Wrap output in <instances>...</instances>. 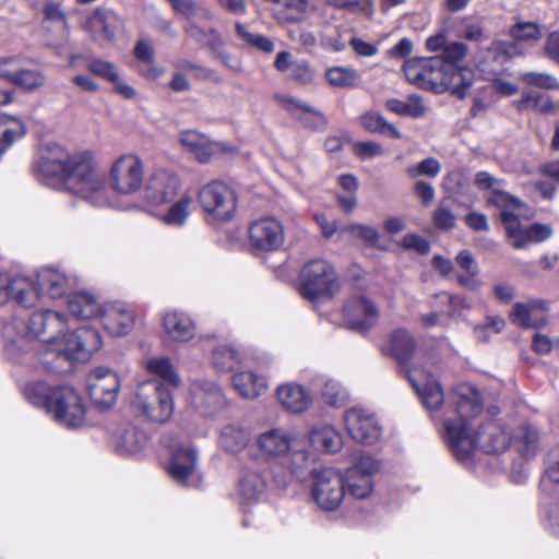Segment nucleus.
I'll return each instance as SVG.
<instances>
[{
  "mask_svg": "<svg viewBox=\"0 0 559 559\" xmlns=\"http://www.w3.org/2000/svg\"><path fill=\"white\" fill-rule=\"evenodd\" d=\"M35 174L43 185L64 189L94 207L112 203L106 177L90 151L70 153L57 143H48L40 148Z\"/></svg>",
  "mask_w": 559,
  "mask_h": 559,
  "instance_id": "obj_1",
  "label": "nucleus"
},
{
  "mask_svg": "<svg viewBox=\"0 0 559 559\" xmlns=\"http://www.w3.org/2000/svg\"><path fill=\"white\" fill-rule=\"evenodd\" d=\"M481 412L480 395L472 386L460 385L449 393L441 420L447 444L457 460L467 459L477 449L498 453L509 447L511 436L497 421L474 430L473 421Z\"/></svg>",
  "mask_w": 559,
  "mask_h": 559,
  "instance_id": "obj_2",
  "label": "nucleus"
},
{
  "mask_svg": "<svg viewBox=\"0 0 559 559\" xmlns=\"http://www.w3.org/2000/svg\"><path fill=\"white\" fill-rule=\"evenodd\" d=\"M27 335L38 338L51 355L71 361H86L102 347L99 333L81 326L70 333L64 314L55 310L32 313L26 322Z\"/></svg>",
  "mask_w": 559,
  "mask_h": 559,
  "instance_id": "obj_3",
  "label": "nucleus"
},
{
  "mask_svg": "<svg viewBox=\"0 0 559 559\" xmlns=\"http://www.w3.org/2000/svg\"><path fill=\"white\" fill-rule=\"evenodd\" d=\"M25 399L46 413L60 426L75 429L85 423L86 406L71 386L51 388L43 381H31L24 388Z\"/></svg>",
  "mask_w": 559,
  "mask_h": 559,
  "instance_id": "obj_4",
  "label": "nucleus"
},
{
  "mask_svg": "<svg viewBox=\"0 0 559 559\" xmlns=\"http://www.w3.org/2000/svg\"><path fill=\"white\" fill-rule=\"evenodd\" d=\"M384 349L405 366L407 379L423 405L430 413L438 411L444 401L443 390L431 370L424 368L419 360L408 365L415 350V341L409 333L403 329L395 330L389 335Z\"/></svg>",
  "mask_w": 559,
  "mask_h": 559,
  "instance_id": "obj_5",
  "label": "nucleus"
},
{
  "mask_svg": "<svg viewBox=\"0 0 559 559\" xmlns=\"http://www.w3.org/2000/svg\"><path fill=\"white\" fill-rule=\"evenodd\" d=\"M403 70L407 81L435 93L450 91L464 98L472 86V82L464 78L463 69L444 64L440 56L408 59Z\"/></svg>",
  "mask_w": 559,
  "mask_h": 559,
  "instance_id": "obj_6",
  "label": "nucleus"
},
{
  "mask_svg": "<svg viewBox=\"0 0 559 559\" xmlns=\"http://www.w3.org/2000/svg\"><path fill=\"white\" fill-rule=\"evenodd\" d=\"M258 445L264 455L281 459V463L287 469L283 477L274 474L278 486H285L293 476H298L308 465L309 453L306 450L305 441L289 436L281 429H271L261 433L258 438Z\"/></svg>",
  "mask_w": 559,
  "mask_h": 559,
  "instance_id": "obj_7",
  "label": "nucleus"
},
{
  "mask_svg": "<svg viewBox=\"0 0 559 559\" xmlns=\"http://www.w3.org/2000/svg\"><path fill=\"white\" fill-rule=\"evenodd\" d=\"M338 290V274L329 261L313 259L304 264L299 274V292L305 299H330Z\"/></svg>",
  "mask_w": 559,
  "mask_h": 559,
  "instance_id": "obj_8",
  "label": "nucleus"
},
{
  "mask_svg": "<svg viewBox=\"0 0 559 559\" xmlns=\"http://www.w3.org/2000/svg\"><path fill=\"white\" fill-rule=\"evenodd\" d=\"M197 199L207 222L226 223L236 214L237 193L223 180L214 179L201 186Z\"/></svg>",
  "mask_w": 559,
  "mask_h": 559,
  "instance_id": "obj_9",
  "label": "nucleus"
},
{
  "mask_svg": "<svg viewBox=\"0 0 559 559\" xmlns=\"http://www.w3.org/2000/svg\"><path fill=\"white\" fill-rule=\"evenodd\" d=\"M130 404L136 414L155 423L167 421L174 413L171 393L156 380L140 383Z\"/></svg>",
  "mask_w": 559,
  "mask_h": 559,
  "instance_id": "obj_10",
  "label": "nucleus"
},
{
  "mask_svg": "<svg viewBox=\"0 0 559 559\" xmlns=\"http://www.w3.org/2000/svg\"><path fill=\"white\" fill-rule=\"evenodd\" d=\"M145 166L135 153H123L112 159L108 170L109 189L118 195L130 197L144 186Z\"/></svg>",
  "mask_w": 559,
  "mask_h": 559,
  "instance_id": "obj_11",
  "label": "nucleus"
},
{
  "mask_svg": "<svg viewBox=\"0 0 559 559\" xmlns=\"http://www.w3.org/2000/svg\"><path fill=\"white\" fill-rule=\"evenodd\" d=\"M311 496L318 507L333 511L340 507L345 496L344 476L335 468L312 471Z\"/></svg>",
  "mask_w": 559,
  "mask_h": 559,
  "instance_id": "obj_12",
  "label": "nucleus"
},
{
  "mask_svg": "<svg viewBox=\"0 0 559 559\" xmlns=\"http://www.w3.org/2000/svg\"><path fill=\"white\" fill-rule=\"evenodd\" d=\"M508 35L512 39L511 43L499 39L491 43L489 51L495 53L496 58L502 56L506 59H512L522 56L524 52L521 50L520 44L539 41L543 37V29L536 22L518 20L510 26Z\"/></svg>",
  "mask_w": 559,
  "mask_h": 559,
  "instance_id": "obj_13",
  "label": "nucleus"
},
{
  "mask_svg": "<svg viewBox=\"0 0 559 559\" xmlns=\"http://www.w3.org/2000/svg\"><path fill=\"white\" fill-rule=\"evenodd\" d=\"M248 237L254 250L273 252L284 245L285 229L282 222L274 216H263L249 225Z\"/></svg>",
  "mask_w": 559,
  "mask_h": 559,
  "instance_id": "obj_14",
  "label": "nucleus"
},
{
  "mask_svg": "<svg viewBox=\"0 0 559 559\" xmlns=\"http://www.w3.org/2000/svg\"><path fill=\"white\" fill-rule=\"evenodd\" d=\"M87 392L93 403L103 409L112 407L120 391L119 376L108 368H96L87 377Z\"/></svg>",
  "mask_w": 559,
  "mask_h": 559,
  "instance_id": "obj_15",
  "label": "nucleus"
},
{
  "mask_svg": "<svg viewBox=\"0 0 559 559\" xmlns=\"http://www.w3.org/2000/svg\"><path fill=\"white\" fill-rule=\"evenodd\" d=\"M181 187L180 177L173 170L155 169L144 187V199L153 206L165 205L178 195Z\"/></svg>",
  "mask_w": 559,
  "mask_h": 559,
  "instance_id": "obj_16",
  "label": "nucleus"
},
{
  "mask_svg": "<svg viewBox=\"0 0 559 559\" xmlns=\"http://www.w3.org/2000/svg\"><path fill=\"white\" fill-rule=\"evenodd\" d=\"M379 467V463L373 457L360 455L357 462L346 471L344 477L349 495L357 499L368 497L373 489L372 476Z\"/></svg>",
  "mask_w": 559,
  "mask_h": 559,
  "instance_id": "obj_17",
  "label": "nucleus"
},
{
  "mask_svg": "<svg viewBox=\"0 0 559 559\" xmlns=\"http://www.w3.org/2000/svg\"><path fill=\"white\" fill-rule=\"evenodd\" d=\"M344 318L350 329L365 332L377 324L379 308L367 296L355 295L344 305Z\"/></svg>",
  "mask_w": 559,
  "mask_h": 559,
  "instance_id": "obj_18",
  "label": "nucleus"
},
{
  "mask_svg": "<svg viewBox=\"0 0 559 559\" xmlns=\"http://www.w3.org/2000/svg\"><path fill=\"white\" fill-rule=\"evenodd\" d=\"M344 421L347 432L356 442L371 444L381 436V427L374 416L362 408L348 409Z\"/></svg>",
  "mask_w": 559,
  "mask_h": 559,
  "instance_id": "obj_19",
  "label": "nucleus"
},
{
  "mask_svg": "<svg viewBox=\"0 0 559 559\" xmlns=\"http://www.w3.org/2000/svg\"><path fill=\"white\" fill-rule=\"evenodd\" d=\"M10 297L25 308L35 306L38 300L33 281L25 276L10 277L7 273L0 272V305Z\"/></svg>",
  "mask_w": 559,
  "mask_h": 559,
  "instance_id": "obj_20",
  "label": "nucleus"
},
{
  "mask_svg": "<svg viewBox=\"0 0 559 559\" xmlns=\"http://www.w3.org/2000/svg\"><path fill=\"white\" fill-rule=\"evenodd\" d=\"M197 452L192 448L176 450L168 465L169 475L183 486H199L201 476L197 471Z\"/></svg>",
  "mask_w": 559,
  "mask_h": 559,
  "instance_id": "obj_21",
  "label": "nucleus"
},
{
  "mask_svg": "<svg viewBox=\"0 0 559 559\" xmlns=\"http://www.w3.org/2000/svg\"><path fill=\"white\" fill-rule=\"evenodd\" d=\"M191 403L203 416H213L227 405L222 389L216 383L207 381L193 384Z\"/></svg>",
  "mask_w": 559,
  "mask_h": 559,
  "instance_id": "obj_22",
  "label": "nucleus"
},
{
  "mask_svg": "<svg viewBox=\"0 0 559 559\" xmlns=\"http://www.w3.org/2000/svg\"><path fill=\"white\" fill-rule=\"evenodd\" d=\"M120 25L121 21L116 13L99 8L85 19L82 23V28L87 32L95 41L103 44L114 40Z\"/></svg>",
  "mask_w": 559,
  "mask_h": 559,
  "instance_id": "obj_23",
  "label": "nucleus"
},
{
  "mask_svg": "<svg viewBox=\"0 0 559 559\" xmlns=\"http://www.w3.org/2000/svg\"><path fill=\"white\" fill-rule=\"evenodd\" d=\"M540 490L545 496L543 508L549 527L559 535V502H552L554 498L559 497V460L546 469L540 479Z\"/></svg>",
  "mask_w": 559,
  "mask_h": 559,
  "instance_id": "obj_24",
  "label": "nucleus"
},
{
  "mask_svg": "<svg viewBox=\"0 0 559 559\" xmlns=\"http://www.w3.org/2000/svg\"><path fill=\"white\" fill-rule=\"evenodd\" d=\"M163 329L167 337L175 343L190 342L197 334L194 320L180 310H171L165 313Z\"/></svg>",
  "mask_w": 559,
  "mask_h": 559,
  "instance_id": "obj_25",
  "label": "nucleus"
},
{
  "mask_svg": "<svg viewBox=\"0 0 559 559\" xmlns=\"http://www.w3.org/2000/svg\"><path fill=\"white\" fill-rule=\"evenodd\" d=\"M104 328L115 335L127 334L134 324L133 310L122 302H114L102 308Z\"/></svg>",
  "mask_w": 559,
  "mask_h": 559,
  "instance_id": "obj_26",
  "label": "nucleus"
},
{
  "mask_svg": "<svg viewBox=\"0 0 559 559\" xmlns=\"http://www.w3.org/2000/svg\"><path fill=\"white\" fill-rule=\"evenodd\" d=\"M34 287L40 296H48L51 299L62 297L71 287V278L62 271L55 267H43L37 273Z\"/></svg>",
  "mask_w": 559,
  "mask_h": 559,
  "instance_id": "obj_27",
  "label": "nucleus"
},
{
  "mask_svg": "<svg viewBox=\"0 0 559 559\" xmlns=\"http://www.w3.org/2000/svg\"><path fill=\"white\" fill-rule=\"evenodd\" d=\"M546 311L547 305L544 300L533 299L514 304L509 318L518 326L537 329L546 323Z\"/></svg>",
  "mask_w": 559,
  "mask_h": 559,
  "instance_id": "obj_28",
  "label": "nucleus"
},
{
  "mask_svg": "<svg viewBox=\"0 0 559 559\" xmlns=\"http://www.w3.org/2000/svg\"><path fill=\"white\" fill-rule=\"evenodd\" d=\"M192 197L182 193L177 200L169 202L168 207L155 213L156 218L168 227L180 228L186 225L192 210Z\"/></svg>",
  "mask_w": 559,
  "mask_h": 559,
  "instance_id": "obj_29",
  "label": "nucleus"
},
{
  "mask_svg": "<svg viewBox=\"0 0 559 559\" xmlns=\"http://www.w3.org/2000/svg\"><path fill=\"white\" fill-rule=\"evenodd\" d=\"M115 442L119 452L134 454L146 444V435L132 423H120L115 430Z\"/></svg>",
  "mask_w": 559,
  "mask_h": 559,
  "instance_id": "obj_30",
  "label": "nucleus"
},
{
  "mask_svg": "<svg viewBox=\"0 0 559 559\" xmlns=\"http://www.w3.org/2000/svg\"><path fill=\"white\" fill-rule=\"evenodd\" d=\"M135 58V70L147 80H157L164 74V69L158 67L155 61V51L153 46L144 40L136 41L133 48Z\"/></svg>",
  "mask_w": 559,
  "mask_h": 559,
  "instance_id": "obj_31",
  "label": "nucleus"
},
{
  "mask_svg": "<svg viewBox=\"0 0 559 559\" xmlns=\"http://www.w3.org/2000/svg\"><path fill=\"white\" fill-rule=\"evenodd\" d=\"M27 132L25 122L19 117L0 115V155L5 153Z\"/></svg>",
  "mask_w": 559,
  "mask_h": 559,
  "instance_id": "obj_32",
  "label": "nucleus"
},
{
  "mask_svg": "<svg viewBox=\"0 0 559 559\" xmlns=\"http://www.w3.org/2000/svg\"><path fill=\"white\" fill-rule=\"evenodd\" d=\"M277 399L283 407L294 413L304 412L311 404L310 395L302 386L295 383L278 386Z\"/></svg>",
  "mask_w": 559,
  "mask_h": 559,
  "instance_id": "obj_33",
  "label": "nucleus"
},
{
  "mask_svg": "<svg viewBox=\"0 0 559 559\" xmlns=\"http://www.w3.org/2000/svg\"><path fill=\"white\" fill-rule=\"evenodd\" d=\"M67 304L70 313L78 319L98 317L103 308L96 297L86 292L70 295Z\"/></svg>",
  "mask_w": 559,
  "mask_h": 559,
  "instance_id": "obj_34",
  "label": "nucleus"
},
{
  "mask_svg": "<svg viewBox=\"0 0 559 559\" xmlns=\"http://www.w3.org/2000/svg\"><path fill=\"white\" fill-rule=\"evenodd\" d=\"M313 448L324 452H336L342 448L341 435L330 425L323 424L313 427L309 433Z\"/></svg>",
  "mask_w": 559,
  "mask_h": 559,
  "instance_id": "obj_35",
  "label": "nucleus"
},
{
  "mask_svg": "<svg viewBox=\"0 0 559 559\" xmlns=\"http://www.w3.org/2000/svg\"><path fill=\"white\" fill-rule=\"evenodd\" d=\"M235 390L245 399H255L266 390V381L251 371H242L233 376Z\"/></svg>",
  "mask_w": 559,
  "mask_h": 559,
  "instance_id": "obj_36",
  "label": "nucleus"
},
{
  "mask_svg": "<svg viewBox=\"0 0 559 559\" xmlns=\"http://www.w3.org/2000/svg\"><path fill=\"white\" fill-rule=\"evenodd\" d=\"M250 439L249 431L239 424L225 425L219 433V445L231 453L243 450Z\"/></svg>",
  "mask_w": 559,
  "mask_h": 559,
  "instance_id": "obj_37",
  "label": "nucleus"
},
{
  "mask_svg": "<svg viewBox=\"0 0 559 559\" xmlns=\"http://www.w3.org/2000/svg\"><path fill=\"white\" fill-rule=\"evenodd\" d=\"M179 142L201 163L207 162L213 153L209 139L194 130L182 131L179 135Z\"/></svg>",
  "mask_w": 559,
  "mask_h": 559,
  "instance_id": "obj_38",
  "label": "nucleus"
},
{
  "mask_svg": "<svg viewBox=\"0 0 559 559\" xmlns=\"http://www.w3.org/2000/svg\"><path fill=\"white\" fill-rule=\"evenodd\" d=\"M283 104L293 116L310 128H319L325 124V119L321 112L299 99L285 97Z\"/></svg>",
  "mask_w": 559,
  "mask_h": 559,
  "instance_id": "obj_39",
  "label": "nucleus"
},
{
  "mask_svg": "<svg viewBox=\"0 0 559 559\" xmlns=\"http://www.w3.org/2000/svg\"><path fill=\"white\" fill-rule=\"evenodd\" d=\"M513 104L519 111L531 108L538 114L547 115L556 110V105L549 95L535 91L524 92Z\"/></svg>",
  "mask_w": 559,
  "mask_h": 559,
  "instance_id": "obj_40",
  "label": "nucleus"
},
{
  "mask_svg": "<svg viewBox=\"0 0 559 559\" xmlns=\"http://www.w3.org/2000/svg\"><path fill=\"white\" fill-rule=\"evenodd\" d=\"M238 488L243 500L254 501L263 493L265 480L259 472L246 469L240 477Z\"/></svg>",
  "mask_w": 559,
  "mask_h": 559,
  "instance_id": "obj_41",
  "label": "nucleus"
},
{
  "mask_svg": "<svg viewBox=\"0 0 559 559\" xmlns=\"http://www.w3.org/2000/svg\"><path fill=\"white\" fill-rule=\"evenodd\" d=\"M455 262L461 270L466 274H455L457 283L464 287L474 289L480 285L476 278L478 275V265L473 258L472 253L467 250H463L455 257Z\"/></svg>",
  "mask_w": 559,
  "mask_h": 559,
  "instance_id": "obj_42",
  "label": "nucleus"
},
{
  "mask_svg": "<svg viewBox=\"0 0 559 559\" xmlns=\"http://www.w3.org/2000/svg\"><path fill=\"white\" fill-rule=\"evenodd\" d=\"M183 31L187 36L211 51H216L223 47L222 36L215 28H204L194 22H190Z\"/></svg>",
  "mask_w": 559,
  "mask_h": 559,
  "instance_id": "obj_43",
  "label": "nucleus"
},
{
  "mask_svg": "<svg viewBox=\"0 0 559 559\" xmlns=\"http://www.w3.org/2000/svg\"><path fill=\"white\" fill-rule=\"evenodd\" d=\"M500 221L506 229L507 239L514 249L525 248L526 227L512 211L500 212Z\"/></svg>",
  "mask_w": 559,
  "mask_h": 559,
  "instance_id": "obj_44",
  "label": "nucleus"
},
{
  "mask_svg": "<svg viewBox=\"0 0 559 559\" xmlns=\"http://www.w3.org/2000/svg\"><path fill=\"white\" fill-rule=\"evenodd\" d=\"M146 370L163 382L173 386L180 384V378L174 369L173 362L168 357L159 356L148 358L145 362Z\"/></svg>",
  "mask_w": 559,
  "mask_h": 559,
  "instance_id": "obj_45",
  "label": "nucleus"
},
{
  "mask_svg": "<svg viewBox=\"0 0 559 559\" xmlns=\"http://www.w3.org/2000/svg\"><path fill=\"white\" fill-rule=\"evenodd\" d=\"M325 79L333 87L353 88L358 84L360 75L353 68L334 66L325 71Z\"/></svg>",
  "mask_w": 559,
  "mask_h": 559,
  "instance_id": "obj_46",
  "label": "nucleus"
},
{
  "mask_svg": "<svg viewBox=\"0 0 559 559\" xmlns=\"http://www.w3.org/2000/svg\"><path fill=\"white\" fill-rule=\"evenodd\" d=\"M316 10V4L310 0H283L282 19L286 22H300Z\"/></svg>",
  "mask_w": 559,
  "mask_h": 559,
  "instance_id": "obj_47",
  "label": "nucleus"
},
{
  "mask_svg": "<svg viewBox=\"0 0 559 559\" xmlns=\"http://www.w3.org/2000/svg\"><path fill=\"white\" fill-rule=\"evenodd\" d=\"M360 124L369 132L385 134L389 133L395 139L401 138L400 131L390 122H388L383 116L369 111L360 117Z\"/></svg>",
  "mask_w": 559,
  "mask_h": 559,
  "instance_id": "obj_48",
  "label": "nucleus"
},
{
  "mask_svg": "<svg viewBox=\"0 0 559 559\" xmlns=\"http://www.w3.org/2000/svg\"><path fill=\"white\" fill-rule=\"evenodd\" d=\"M515 442L519 443V451L524 455H533L537 451L539 442V432L536 427L524 424L519 427L515 436Z\"/></svg>",
  "mask_w": 559,
  "mask_h": 559,
  "instance_id": "obj_49",
  "label": "nucleus"
},
{
  "mask_svg": "<svg viewBox=\"0 0 559 559\" xmlns=\"http://www.w3.org/2000/svg\"><path fill=\"white\" fill-rule=\"evenodd\" d=\"M11 83L31 92L45 85L46 75L38 69H22L15 73L13 72Z\"/></svg>",
  "mask_w": 559,
  "mask_h": 559,
  "instance_id": "obj_50",
  "label": "nucleus"
},
{
  "mask_svg": "<svg viewBox=\"0 0 559 559\" xmlns=\"http://www.w3.org/2000/svg\"><path fill=\"white\" fill-rule=\"evenodd\" d=\"M241 362L238 350L229 345H221L213 353V364L222 371H231Z\"/></svg>",
  "mask_w": 559,
  "mask_h": 559,
  "instance_id": "obj_51",
  "label": "nucleus"
},
{
  "mask_svg": "<svg viewBox=\"0 0 559 559\" xmlns=\"http://www.w3.org/2000/svg\"><path fill=\"white\" fill-rule=\"evenodd\" d=\"M236 34L239 38H241L246 44L251 47L257 48L260 51L270 53L274 50V43L271 38L262 35V34H253L250 33L247 27L241 23H236L235 25Z\"/></svg>",
  "mask_w": 559,
  "mask_h": 559,
  "instance_id": "obj_52",
  "label": "nucleus"
},
{
  "mask_svg": "<svg viewBox=\"0 0 559 559\" xmlns=\"http://www.w3.org/2000/svg\"><path fill=\"white\" fill-rule=\"evenodd\" d=\"M520 80L527 86L547 91L559 90V81L554 75L546 72H523L520 74Z\"/></svg>",
  "mask_w": 559,
  "mask_h": 559,
  "instance_id": "obj_53",
  "label": "nucleus"
},
{
  "mask_svg": "<svg viewBox=\"0 0 559 559\" xmlns=\"http://www.w3.org/2000/svg\"><path fill=\"white\" fill-rule=\"evenodd\" d=\"M487 202L501 210V212L522 209L525 206L523 201H521L515 195L504 191L502 187L495 188V191L491 192L488 197Z\"/></svg>",
  "mask_w": 559,
  "mask_h": 559,
  "instance_id": "obj_54",
  "label": "nucleus"
},
{
  "mask_svg": "<svg viewBox=\"0 0 559 559\" xmlns=\"http://www.w3.org/2000/svg\"><path fill=\"white\" fill-rule=\"evenodd\" d=\"M44 17L46 22L53 23L60 28L62 38L68 36L67 14L60 3L53 1L46 3L44 7Z\"/></svg>",
  "mask_w": 559,
  "mask_h": 559,
  "instance_id": "obj_55",
  "label": "nucleus"
},
{
  "mask_svg": "<svg viewBox=\"0 0 559 559\" xmlns=\"http://www.w3.org/2000/svg\"><path fill=\"white\" fill-rule=\"evenodd\" d=\"M441 171V164L435 157H427L416 165L408 166L406 174L409 178H417L419 176H427L430 178L437 177Z\"/></svg>",
  "mask_w": 559,
  "mask_h": 559,
  "instance_id": "obj_56",
  "label": "nucleus"
},
{
  "mask_svg": "<svg viewBox=\"0 0 559 559\" xmlns=\"http://www.w3.org/2000/svg\"><path fill=\"white\" fill-rule=\"evenodd\" d=\"M86 68L93 74L103 78L109 82L116 81L117 75L119 74L118 68L115 63L99 58L90 59L87 61Z\"/></svg>",
  "mask_w": 559,
  "mask_h": 559,
  "instance_id": "obj_57",
  "label": "nucleus"
},
{
  "mask_svg": "<svg viewBox=\"0 0 559 559\" xmlns=\"http://www.w3.org/2000/svg\"><path fill=\"white\" fill-rule=\"evenodd\" d=\"M347 392L342 385L334 381L328 380L322 389L323 400L331 406H341L347 400Z\"/></svg>",
  "mask_w": 559,
  "mask_h": 559,
  "instance_id": "obj_58",
  "label": "nucleus"
},
{
  "mask_svg": "<svg viewBox=\"0 0 559 559\" xmlns=\"http://www.w3.org/2000/svg\"><path fill=\"white\" fill-rule=\"evenodd\" d=\"M467 55V46L462 41H451L445 47L440 58L444 64L456 67V63L464 60Z\"/></svg>",
  "mask_w": 559,
  "mask_h": 559,
  "instance_id": "obj_59",
  "label": "nucleus"
},
{
  "mask_svg": "<svg viewBox=\"0 0 559 559\" xmlns=\"http://www.w3.org/2000/svg\"><path fill=\"white\" fill-rule=\"evenodd\" d=\"M290 78L296 82L307 85L313 82L314 71L307 60H295L292 64Z\"/></svg>",
  "mask_w": 559,
  "mask_h": 559,
  "instance_id": "obj_60",
  "label": "nucleus"
},
{
  "mask_svg": "<svg viewBox=\"0 0 559 559\" xmlns=\"http://www.w3.org/2000/svg\"><path fill=\"white\" fill-rule=\"evenodd\" d=\"M353 152L361 159H369L382 155L383 147L374 141H360L353 144Z\"/></svg>",
  "mask_w": 559,
  "mask_h": 559,
  "instance_id": "obj_61",
  "label": "nucleus"
},
{
  "mask_svg": "<svg viewBox=\"0 0 559 559\" xmlns=\"http://www.w3.org/2000/svg\"><path fill=\"white\" fill-rule=\"evenodd\" d=\"M462 36L469 41L476 43H483L489 38L484 24L479 21L466 22L463 26Z\"/></svg>",
  "mask_w": 559,
  "mask_h": 559,
  "instance_id": "obj_62",
  "label": "nucleus"
},
{
  "mask_svg": "<svg viewBox=\"0 0 559 559\" xmlns=\"http://www.w3.org/2000/svg\"><path fill=\"white\" fill-rule=\"evenodd\" d=\"M349 46L354 50V52L359 57H373L379 51L378 46L376 44L366 41L357 36L350 38Z\"/></svg>",
  "mask_w": 559,
  "mask_h": 559,
  "instance_id": "obj_63",
  "label": "nucleus"
},
{
  "mask_svg": "<svg viewBox=\"0 0 559 559\" xmlns=\"http://www.w3.org/2000/svg\"><path fill=\"white\" fill-rule=\"evenodd\" d=\"M544 50L550 60L559 64V31L548 34Z\"/></svg>",
  "mask_w": 559,
  "mask_h": 559,
  "instance_id": "obj_64",
  "label": "nucleus"
}]
</instances>
